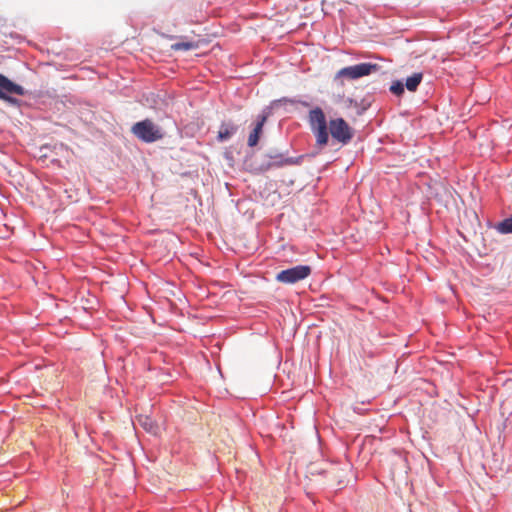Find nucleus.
Here are the masks:
<instances>
[{
    "label": "nucleus",
    "instance_id": "nucleus-1",
    "mask_svg": "<svg viewBox=\"0 0 512 512\" xmlns=\"http://www.w3.org/2000/svg\"><path fill=\"white\" fill-rule=\"evenodd\" d=\"M308 122L310 129L316 138V144L323 147L329 142V123L325 113L320 107H315L309 111Z\"/></svg>",
    "mask_w": 512,
    "mask_h": 512
},
{
    "label": "nucleus",
    "instance_id": "nucleus-2",
    "mask_svg": "<svg viewBox=\"0 0 512 512\" xmlns=\"http://www.w3.org/2000/svg\"><path fill=\"white\" fill-rule=\"evenodd\" d=\"M380 66L374 63H359L352 66H347L340 69L334 77V81H342L343 79L347 80H357L364 76L371 75L380 70Z\"/></svg>",
    "mask_w": 512,
    "mask_h": 512
},
{
    "label": "nucleus",
    "instance_id": "nucleus-3",
    "mask_svg": "<svg viewBox=\"0 0 512 512\" xmlns=\"http://www.w3.org/2000/svg\"><path fill=\"white\" fill-rule=\"evenodd\" d=\"M24 96L27 91L19 84L11 81L8 77L0 74V99L5 101L11 106L20 107L21 100L13 97L12 95Z\"/></svg>",
    "mask_w": 512,
    "mask_h": 512
},
{
    "label": "nucleus",
    "instance_id": "nucleus-4",
    "mask_svg": "<svg viewBox=\"0 0 512 512\" xmlns=\"http://www.w3.org/2000/svg\"><path fill=\"white\" fill-rule=\"evenodd\" d=\"M131 131L137 138L146 143L155 142L163 137L161 128L149 119L136 122Z\"/></svg>",
    "mask_w": 512,
    "mask_h": 512
},
{
    "label": "nucleus",
    "instance_id": "nucleus-5",
    "mask_svg": "<svg viewBox=\"0 0 512 512\" xmlns=\"http://www.w3.org/2000/svg\"><path fill=\"white\" fill-rule=\"evenodd\" d=\"M329 131L333 140L342 145L348 144L354 136L353 128L341 117L330 119Z\"/></svg>",
    "mask_w": 512,
    "mask_h": 512
},
{
    "label": "nucleus",
    "instance_id": "nucleus-6",
    "mask_svg": "<svg viewBox=\"0 0 512 512\" xmlns=\"http://www.w3.org/2000/svg\"><path fill=\"white\" fill-rule=\"evenodd\" d=\"M311 273V267L308 265H297L292 268L282 270L276 275V280L285 284H294L307 278Z\"/></svg>",
    "mask_w": 512,
    "mask_h": 512
},
{
    "label": "nucleus",
    "instance_id": "nucleus-7",
    "mask_svg": "<svg viewBox=\"0 0 512 512\" xmlns=\"http://www.w3.org/2000/svg\"><path fill=\"white\" fill-rule=\"evenodd\" d=\"M266 158H270L273 162H280V168L284 166L299 165L303 156L287 157V151H279L278 149H270L266 152Z\"/></svg>",
    "mask_w": 512,
    "mask_h": 512
},
{
    "label": "nucleus",
    "instance_id": "nucleus-8",
    "mask_svg": "<svg viewBox=\"0 0 512 512\" xmlns=\"http://www.w3.org/2000/svg\"><path fill=\"white\" fill-rule=\"evenodd\" d=\"M266 121H267L266 115H264V114L259 115L257 123L255 124V127L253 128V130L251 131V133L248 136L247 144L249 147H255L258 144L260 137L262 135V132H263L264 124L266 123Z\"/></svg>",
    "mask_w": 512,
    "mask_h": 512
},
{
    "label": "nucleus",
    "instance_id": "nucleus-9",
    "mask_svg": "<svg viewBox=\"0 0 512 512\" xmlns=\"http://www.w3.org/2000/svg\"><path fill=\"white\" fill-rule=\"evenodd\" d=\"M238 128V125L232 122H223L218 131V141L225 142L229 140L238 131Z\"/></svg>",
    "mask_w": 512,
    "mask_h": 512
},
{
    "label": "nucleus",
    "instance_id": "nucleus-10",
    "mask_svg": "<svg viewBox=\"0 0 512 512\" xmlns=\"http://www.w3.org/2000/svg\"><path fill=\"white\" fill-rule=\"evenodd\" d=\"M136 422L147 432L157 435L159 427L149 416L139 415L136 417Z\"/></svg>",
    "mask_w": 512,
    "mask_h": 512
},
{
    "label": "nucleus",
    "instance_id": "nucleus-11",
    "mask_svg": "<svg viewBox=\"0 0 512 512\" xmlns=\"http://www.w3.org/2000/svg\"><path fill=\"white\" fill-rule=\"evenodd\" d=\"M280 162H273L270 158H266V153L263 154L259 165L256 170L260 173L267 172L271 169L280 168Z\"/></svg>",
    "mask_w": 512,
    "mask_h": 512
},
{
    "label": "nucleus",
    "instance_id": "nucleus-12",
    "mask_svg": "<svg viewBox=\"0 0 512 512\" xmlns=\"http://www.w3.org/2000/svg\"><path fill=\"white\" fill-rule=\"evenodd\" d=\"M422 79H423L422 73H414L413 75L409 76L406 79L404 85L407 88V90L414 92L417 90V87L421 83Z\"/></svg>",
    "mask_w": 512,
    "mask_h": 512
},
{
    "label": "nucleus",
    "instance_id": "nucleus-13",
    "mask_svg": "<svg viewBox=\"0 0 512 512\" xmlns=\"http://www.w3.org/2000/svg\"><path fill=\"white\" fill-rule=\"evenodd\" d=\"M199 48V42L195 41H180L171 45V49L174 51H190Z\"/></svg>",
    "mask_w": 512,
    "mask_h": 512
},
{
    "label": "nucleus",
    "instance_id": "nucleus-14",
    "mask_svg": "<svg viewBox=\"0 0 512 512\" xmlns=\"http://www.w3.org/2000/svg\"><path fill=\"white\" fill-rule=\"evenodd\" d=\"M405 85L402 81L396 80L390 86V91L396 96H401L404 93Z\"/></svg>",
    "mask_w": 512,
    "mask_h": 512
}]
</instances>
